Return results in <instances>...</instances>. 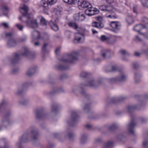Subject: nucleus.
I'll return each instance as SVG.
<instances>
[{
  "label": "nucleus",
  "instance_id": "obj_1",
  "mask_svg": "<svg viewBox=\"0 0 148 148\" xmlns=\"http://www.w3.org/2000/svg\"><path fill=\"white\" fill-rule=\"evenodd\" d=\"M29 10L28 7L23 4L20 9V11L23 14V16L19 18V19L22 20L23 22H25L26 24L29 27L36 28L38 27V24L36 19H34L32 14H28Z\"/></svg>",
  "mask_w": 148,
  "mask_h": 148
},
{
  "label": "nucleus",
  "instance_id": "obj_2",
  "mask_svg": "<svg viewBox=\"0 0 148 148\" xmlns=\"http://www.w3.org/2000/svg\"><path fill=\"white\" fill-rule=\"evenodd\" d=\"M38 136L37 129L33 128L31 129V132L29 133H25L19 139L18 141L16 144L18 148H23L22 144L27 142L29 139L31 138L34 140H36Z\"/></svg>",
  "mask_w": 148,
  "mask_h": 148
},
{
  "label": "nucleus",
  "instance_id": "obj_3",
  "mask_svg": "<svg viewBox=\"0 0 148 148\" xmlns=\"http://www.w3.org/2000/svg\"><path fill=\"white\" fill-rule=\"evenodd\" d=\"M78 5L82 8H87L85 11V14L88 16H92L98 14L99 11L96 8L92 7L91 4L86 1H78Z\"/></svg>",
  "mask_w": 148,
  "mask_h": 148
},
{
  "label": "nucleus",
  "instance_id": "obj_4",
  "mask_svg": "<svg viewBox=\"0 0 148 148\" xmlns=\"http://www.w3.org/2000/svg\"><path fill=\"white\" fill-rule=\"evenodd\" d=\"M32 56L29 49L28 47H25L22 49V52L21 53H14L13 58L10 60L11 63L13 64L17 62L22 56L31 58Z\"/></svg>",
  "mask_w": 148,
  "mask_h": 148
},
{
  "label": "nucleus",
  "instance_id": "obj_5",
  "mask_svg": "<svg viewBox=\"0 0 148 148\" xmlns=\"http://www.w3.org/2000/svg\"><path fill=\"white\" fill-rule=\"evenodd\" d=\"M79 56V54L77 52L73 51L70 54L67 55V59H64L62 58L61 60L60 61L62 62L65 63L68 62L72 63L74 60L78 59Z\"/></svg>",
  "mask_w": 148,
  "mask_h": 148
},
{
  "label": "nucleus",
  "instance_id": "obj_6",
  "mask_svg": "<svg viewBox=\"0 0 148 148\" xmlns=\"http://www.w3.org/2000/svg\"><path fill=\"white\" fill-rule=\"evenodd\" d=\"M127 76L124 73H122L118 76L110 78L108 81L110 83L115 82H123L127 79Z\"/></svg>",
  "mask_w": 148,
  "mask_h": 148
},
{
  "label": "nucleus",
  "instance_id": "obj_7",
  "mask_svg": "<svg viewBox=\"0 0 148 148\" xmlns=\"http://www.w3.org/2000/svg\"><path fill=\"white\" fill-rule=\"evenodd\" d=\"M145 28H146L145 25L140 24L135 25L134 27V29L135 31L138 32L139 34H141L142 36H145L146 33H142L141 32V30L142 29Z\"/></svg>",
  "mask_w": 148,
  "mask_h": 148
},
{
  "label": "nucleus",
  "instance_id": "obj_8",
  "mask_svg": "<svg viewBox=\"0 0 148 148\" xmlns=\"http://www.w3.org/2000/svg\"><path fill=\"white\" fill-rule=\"evenodd\" d=\"M78 120V117L75 112L72 113L71 115V122L68 124L71 126H74Z\"/></svg>",
  "mask_w": 148,
  "mask_h": 148
},
{
  "label": "nucleus",
  "instance_id": "obj_9",
  "mask_svg": "<svg viewBox=\"0 0 148 148\" xmlns=\"http://www.w3.org/2000/svg\"><path fill=\"white\" fill-rule=\"evenodd\" d=\"M106 8L103 9V10H104L106 11H108L109 12L106 14L105 16L107 18H109L112 19H115L117 18V16L114 12L109 8V7L106 5H104Z\"/></svg>",
  "mask_w": 148,
  "mask_h": 148
},
{
  "label": "nucleus",
  "instance_id": "obj_10",
  "mask_svg": "<svg viewBox=\"0 0 148 148\" xmlns=\"http://www.w3.org/2000/svg\"><path fill=\"white\" fill-rule=\"evenodd\" d=\"M110 26L114 29L113 30V31L115 33H117L118 31L121 29V24L119 22L117 21L111 22L110 23Z\"/></svg>",
  "mask_w": 148,
  "mask_h": 148
},
{
  "label": "nucleus",
  "instance_id": "obj_11",
  "mask_svg": "<svg viewBox=\"0 0 148 148\" xmlns=\"http://www.w3.org/2000/svg\"><path fill=\"white\" fill-rule=\"evenodd\" d=\"M5 40L7 41V45L11 47L15 46L17 44V42L14 38H6Z\"/></svg>",
  "mask_w": 148,
  "mask_h": 148
},
{
  "label": "nucleus",
  "instance_id": "obj_12",
  "mask_svg": "<svg viewBox=\"0 0 148 148\" xmlns=\"http://www.w3.org/2000/svg\"><path fill=\"white\" fill-rule=\"evenodd\" d=\"M119 53L123 56L122 59L123 60L126 61L129 60V57L130 54L127 51L124 49H121L119 51Z\"/></svg>",
  "mask_w": 148,
  "mask_h": 148
},
{
  "label": "nucleus",
  "instance_id": "obj_13",
  "mask_svg": "<svg viewBox=\"0 0 148 148\" xmlns=\"http://www.w3.org/2000/svg\"><path fill=\"white\" fill-rule=\"evenodd\" d=\"M0 9L1 10H0V16H1L2 14L7 15L9 10L8 8L4 4H3L1 5Z\"/></svg>",
  "mask_w": 148,
  "mask_h": 148
},
{
  "label": "nucleus",
  "instance_id": "obj_14",
  "mask_svg": "<svg viewBox=\"0 0 148 148\" xmlns=\"http://www.w3.org/2000/svg\"><path fill=\"white\" fill-rule=\"evenodd\" d=\"M87 83L85 84L86 86L96 87L101 83V81L97 82L93 79H91L89 80Z\"/></svg>",
  "mask_w": 148,
  "mask_h": 148
},
{
  "label": "nucleus",
  "instance_id": "obj_15",
  "mask_svg": "<svg viewBox=\"0 0 148 148\" xmlns=\"http://www.w3.org/2000/svg\"><path fill=\"white\" fill-rule=\"evenodd\" d=\"M38 71L37 68L36 66H34L28 69L26 74L28 76H31L34 75Z\"/></svg>",
  "mask_w": 148,
  "mask_h": 148
},
{
  "label": "nucleus",
  "instance_id": "obj_16",
  "mask_svg": "<svg viewBox=\"0 0 148 148\" xmlns=\"http://www.w3.org/2000/svg\"><path fill=\"white\" fill-rule=\"evenodd\" d=\"M135 121L134 120H132L130 123L128 125V130L130 133L134 134V127L135 126Z\"/></svg>",
  "mask_w": 148,
  "mask_h": 148
},
{
  "label": "nucleus",
  "instance_id": "obj_17",
  "mask_svg": "<svg viewBox=\"0 0 148 148\" xmlns=\"http://www.w3.org/2000/svg\"><path fill=\"white\" fill-rule=\"evenodd\" d=\"M100 40L102 41L107 43H113L115 41V38H99Z\"/></svg>",
  "mask_w": 148,
  "mask_h": 148
},
{
  "label": "nucleus",
  "instance_id": "obj_18",
  "mask_svg": "<svg viewBox=\"0 0 148 148\" xmlns=\"http://www.w3.org/2000/svg\"><path fill=\"white\" fill-rule=\"evenodd\" d=\"M85 16L84 14L82 12H79L75 16V19L76 20L79 21H82L84 20Z\"/></svg>",
  "mask_w": 148,
  "mask_h": 148
},
{
  "label": "nucleus",
  "instance_id": "obj_19",
  "mask_svg": "<svg viewBox=\"0 0 148 148\" xmlns=\"http://www.w3.org/2000/svg\"><path fill=\"white\" fill-rule=\"evenodd\" d=\"M49 24L53 30L55 31H57L58 30L59 28L58 25L53 21H49Z\"/></svg>",
  "mask_w": 148,
  "mask_h": 148
},
{
  "label": "nucleus",
  "instance_id": "obj_20",
  "mask_svg": "<svg viewBox=\"0 0 148 148\" xmlns=\"http://www.w3.org/2000/svg\"><path fill=\"white\" fill-rule=\"evenodd\" d=\"M67 25L70 27L76 30H77L79 28L78 25L74 21H72L68 23Z\"/></svg>",
  "mask_w": 148,
  "mask_h": 148
},
{
  "label": "nucleus",
  "instance_id": "obj_21",
  "mask_svg": "<svg viewBox=\"0 0 148 148\" xmlns=\"http://www.w3.org/2000/svg\"><path fill=\"white\" fill-rule=\"evenodd\" d=\"M93 27L98 29H101L103 27L104 25L102 23H99L97 21H94L92 23Z\"/></svg>",
  "mask_w": 148,
  "mask_h": 148
},
{
  "label": "nucleus",
  "instance_id": "obj_22",
  "mask_svg": "<svg viewBox=\"0 0 148 148\" xmlns=\"http://www.w3.org/2000/svg\"><path fill=\"white\" fill-rule=\"evenodd\" d=\"M88 139L87 135L85 134H82L80 138V143L82 144L86 142Z\"/></svg>",
  "mask_w": 148,
  "mask_h": 148
},
{
  "label": "nucleus",
  "instance_id": "obj_23",
  "mask_svg": "<svg viewBox=\"0 0 148 148\" xmlns=\"http://www.w3.org/2000/svg\"><path fill=\"white\" fill-rule=\"evenodd\" d=\"M127 108L128 112H130L134 110L138 109V108L137 105H132L128 106Z\"/></svg>",
  "mask_w": 148,
  "mask_h": 148
},
{
  "label": "nucleus",
  "instance_id": "obj_24",
  "mask_svg": "<svg viewBox=\"0 0 148 148\" xmlns=\"http://www.w3.org/2000/svg\"><path fill=\"white\" fill-rule=\"evenodd\" d=\"M103 57L105 58L106 56H109L110 52L109 51L106 49H103L101 52Z\"/></svg>",
  "mask_w": 148,
  "mask_h": 148
},
{
  "label": "nucleus",
  "instance_id": "obj_25",
  "mask_svg": "<svg viewBox=\"0 0 148 148\" xmlns=\"http://www.w3.org/2000/svg\"><path fill=\"white\" fill-rule=\"evenodd\" d=\"M84 40V38H75L73 40V42L75 43H82Z\"/></svg>",
  "mask_w": 148,
  "mask_h": 148
},
{
  "label": "nucleus",
  "instance_id": "obj_26",
  "mask_svg": "<svg viewBox=\"0 0 148 148\" xmlns=\"http://www.w3.org/2000/svg\"><path fill=\"white\" fill-rule=\"evenodd\" d=\"M126 21L128 24H131L134 22V19L132 16L129 15L127 16L126 18Z\"/></svg>",
  "mask_w": 148,
  "mask_h": 148
},
{
  "label": "nucleus",
  "instance_id": "obj_27",
  "mask_svg": "<svg viewBox=\"0 0 148 148\" xmlns=\"http://www.w3.org/2000/svg\"><path fill=\"white\" fill-rule=\"evenodd\" d=\"M36 116L38 119H42L43 116V114L42 111L38 110L36 112Z\"/></svg>",
  "mask_w": 148,
  "mask_h": 148
},
{
  "label": "nucleus",
  "instance_id": "obj_28",
  "mask_svg": "<svg viewBox=\"0 0 148 148\" xmlns=\"http://www.w3.org/2000/svg\"><path fill=\"white\" fill-rule=\"evenodd\" d=\"M113 142L112 141H109L105 144L103 148H110L113 145Z\"/></svg>",
  "mask_w": 148,
  "mask_h": 148
},
{
  "label": "nucleus",
  "instance_id": "obj_29",
  "mask_svg": "<svg viewBox=\"0 0 148 148\" xmlns=\"http://www.w3.org/2000/svg\"><path fill=\"white\" fill-rule=\"evenodd\" d=\"M55 67L56 69L60 70H66L67 69L66 67L62 66L60 64H59L56 65Z\"/></svg>",
  "mask_w": 148,
  "mask_h": 148
},
{
  "label": "nucleus",
  "instance_id": "obj_30",
  "mask_svg": "<svg viewBox=\"0 0 148 148\" xmlns=\"http://www.w3.org/2000/svg\"><path fill=\"white\" fill-rule=\"evenodd\" d=\"M41 38H33L32 39V42H34V45L36 46H38L39 43L38 42H35L36 40H38L40 39Z\"/></svg>",
  "mask_w": 148,
  "mask_h": 148
},
{
  "label": "nucleus",
  "instance_id": "obj_31",
  "mask_svg": "<svg viewBox=\"0 0 148 148\" xmlns=\"http://www.w3.org/2000/svg\"><path fill=\"white\" fill-rule=\"evenodd\" d=\"M140 76L141 75L138 73H134V79L135 82L136 83H138L139 82V79L138 81L137 80V79L138 78L139 79Z\"/></svg>",
  "mask_w": 148,
  "mask_h": 148
},
{
  "label": "nucleus",
  "instance_id": "obj_32",
  "mask_svg": "<svg viewBox=\"0 0 148 148\" xmlns=\"http://www.w3.org/2000/svg\"><path fill=\"white\" fill-rule=\"evenodd\" d=\"M89 74L86 72L83 71L80 74V76L82 78H85Z\"/></svg>",
  "mask_w": 148,
  "mask_h": 148
},
{
  "label": "nucleus",
  "instance_id": "obj_33",
  "mask_svg": "<svg viewBox=\"0 0 148 148\" xmlns=\"http://www.w3.org/2000/svg\"><path fill=\"white\" fill-rule=\"evenodd\" d=\"M41 5L42 6L45 8H46L48 7V5H49V3H48V2H46L44 0L42 1L41 2Z\"/></svg>",
  "mask_w": 148,
  "mask_h": 148
},
{
  "label": "nucleus",
  "instance_id": "obj_34",
  "mask_svg": "<svg viewBox=\"0 0 148 148\" xmlns=\"http://www.w3.org/2000/svg\"><path fill=\"white\" fill-rule=\"evenodd\" d=\"M57 106L56 105H54L51 107V111L52 112L56 113L58 111Z\"/></svg>",
  "mask_w": 148,
  "mask_h": 148
},
{
  "label": "nucleus",
  "instance_id": "obj_35",
  "mask_svg": "<svg viewBox=\"0 0 148 148\" xmlns=\"http://www.w3.org/2000/svg\"><path fill=\"white\" fill-rule=\"evenodd\" d=\"M141 3L143 6L148 8V0H142Z\"/></svg>",
  "mask_w": 148,
  "mask_h": 148
},
{
  "label": "nucleus",
  "instance_id": "obj_36",
  "mask_svg": "<svg viewBox=\"0 0 148 148\" xmlns=\"http://www.w3.org/2000/svg\"><path fill=\"white\" fill-rule=\"evenodd\" d=\"M40 22L41 25H47V21L43 17H42L40 19Z\"/></svg>",
  "mask_w": 148,
  "mask_h": 148
},
{
  "label": "nucleus",
  "instance_id": "obj_37",
  "mask_svg": "<svg viewBox=\"0 0 148 148\" xmlns=\"http://www.w3.org/2000/svg\"><path fill=\"white\" fill-rule=\"evenodd\" d=\"M32 34H33V36H35V37H40V32L38 31H34Z\"/></svg>",
  "mask_w": 148,
  "mask_h": 148
},
{
  "label": "nucleus",
  "instance_id": "obj_38",
  "mask_svg": "<svg viewBox=\"0 0 148 148\" xmlns=\"http://www.w3.org/2000/svg\"><path fill=\"white\" fill-rule=\"evenodd\" d=\"M117 127L116 124H113L109 127V129L110 130H113L115 129Z\"/></svg>",
  "mask_w": 148,
  "mask_h": 148
},
{
  "label": "nucleus",
  "instance_id": "obj_39",
  "mask_svg": "<svg viewBox=\"0 0 148 148\" xmlns=\"http://www.w3.org/2000/svg\"><path fill=\"white\" fill-rule=\"evenodd\" d=\"M16 26L18 28V29L20 31L22 30L24 27V26L22 24L20 23L16 24Z\"/></svg>",
  "mask_w": 148,
  "mask_h": 148
},
{
  "label": "nucleus",
  "instance_id": "obj_40",
  "mask_svg": "<svg viewBox=\"0 0 148 148\" xmlns=\"http://www.w3.org/2000/svg\"><path fill=\"white\" fill-rule=\"evenodd\" d=\"M7 102L5 100H3L0 103V110L6 104Z\"/></svg>",
  "mask_w": 148,
  "mask_h": 148
},
{
  "label": "nucleus",
  "instance_id": "obj_41",
  "mask_svg": "<svg viewBox=\"0 0 148 148\" xmlns=\"http://www.w3.org/2000/svg\"><path fill=\"white\" fill-rule=\"evenodd\" d=\"M47 45L46 43H44V44L42 49V51L43 52L45 53L47 51Z\"/></svg>",
  "mask_w": 148,
  "mask_h": 148
},
{
  "label": "nucleus",
  "instance_id": "obj_42",
  "mask_svg": "<svg viewBox=\"0 0 148 148\" xmlns=\"http://www.w3.org/2000/svg\"><path fill=\"white\" fill-rule=\"evenodd\" d=\"M96 19L97 21L99 23H102L103 19L100 16H97L96 17Z\"/></svg>",
  "mask_w": 148,
  "mask_h": 148
},
{
  "label": "nucleus",
  "instance_id": "obj_43",
  "mask_svg": "<svg viewBox=\"0 0 148 148\" xmlns=\"http://www.w3.org/2000/svg\"><path fill=\"white\" fill-rule=\"evenodd\" d=\"M57 0H47L48 3L50 5H52L55 4L57 1Z\"/></svg>",
  "mask_w": 148,
  "mask_h": 148
},
{
  "label": "nucleus",
  "instance_id": "obj_44",
  "mask_svg": "<svg viewBox=\"0 0 148 148\" xmlns=\"http://www.w3.org/2000/svg\"><path fill=\"white\" fill-rule=\"evenodd\" d=\"M67 3L70 5H73L77 2V0H69Z\"/></svg>",
  "mask_w": 148,
  "mask_h": 148
},
{
  "label": "nucleus",
  "instance_id": "obj_45",
  "mask_svg": "<svg viewBox=\"0 0 148 148\" xmlns=\"http://www.w3.org/2000/svg\"><path fill=\"white\" fill-rule=\"evenodd\" d=\"M90 108V105L89 104H87L85 105L84 107L83 108V110L86 112L88 111L89 109Z\"/></svg>",
  "mask_w": 148,
  "mask_h": 148
},
{
  "label": "nucleus",
  "instance_id": "obj_46",
  "mask_svg": "<svg viewBox=\"0 0 148 148\" xmlns=\"http://www.w3.org/2000/svg\"><path fill=\"white\" fill-rule=\"evenodd\" d=\"M63 92V90L62 88H59L57 89V90L54 91L53 92V93L55 94L56 93H59L60 92Z\"/></svg>",
  "mask_w": 148,
  "mask_h": 148
},
{
  "label": "nucleus",
  "instance_id": "obj_47",
  "mask_svg": "<svg viewBox=\"0 0 148 148\" xmlns=\"http://www.w3.org/2000/svg\"><path fill=\"white\" fill-rule=\"evenodd\" d=\"M61 49L60 47H59L57 48L55 50V53L56 55H57L60 52Z\"/></svg>",
  "mask_w": 148,
  "mask_h": 148
},
{
  "label": "nucleus",
  "instance_id": "obj_48",
  "mask_svg": "<svg viewBox=\"0 0 148 148\" xmlns=\"http://www.w3.org/2000/svg\"><path fill=\"white\" fill-rule=\"evenodd\" d=\"M14 33L12 32H9L7 33L5 35L6 36L11 37L13 36Z\"/></svg>",
  "mask_w": 148,
  "mask_h": 148
},
{
  "label": "nucleus",
  "instance_id": "obj_49",
  "mask_svg": "<svg viewBox=\"0 0 148 148\" xmlns=\"http://www.w3.org/2000/svg\"><path fill=\"white\" fill-rule=\"evenodd\" d=\"M134 40L136 42H142L143 40L142 38H135Z\"/></svg>",
  "mask_w": 148,
  "mask_h": 148
},
{
  "label": "nucleus",
  "instance_id": "obj_50",
  "mask_svg": "<svg viewBox=\"0 0 148 148\" xmlns=\"http://www.w3.org/2000/svg\"><path fill=\"white\" fill-rule=\"evenodd\" d=\"M142 21L145 24H148V18H143L142 19Z\"/></svg>",
  "mask_w": 148,
  "mask_h": 148
},
{
  "label": "nucleus",
  "instance_id": "obj_51",
  "mask_svg": "<svg viewBox=\"0 0 148 148\" xmlns=\"http://www.w3.org/2000/svg\"><path fill=\"white\" fill-rule=\"evenodd\" d=\"M80 88L79 87H76L73 88L72 90L73 92L75 93H76L77 91H78V89Z\"/></svg>",
  "mask_w": 148,
  "mask_h": 148
},
{
  "label": "nucleus",
  "instance_id": "obj_52",
  "mask_svg": "<svg viewBox=\"0 0 148 148\" xmlns=\"http://www.w3.org/2000/svg\"><path fill=\"white\" fill-rule=\"evenodd\" d=\"M112 70L110 71L109 72L114 71L116 70L117 69V66L116 65H114L112 66Z\"/></svg>",
  "mask_w": 148,
  "mask_h": 148
},
{
  "label": "nucleus",
  "instance_id": "obj_53",
  "mask_svg": "<svg viewBox=\"0 0 148 148\" xmlns=\"http://www.w3.org/2000/svg\"><path fill=\"white\" fill-rule=\"evenodd\" d=\"M133 65L134 68H136L139 65L137 62H135L133 64Z\"/></svg>",
  "mask_w": 148,
  "mask_h": 148
},
{
  "label": "nucleus",
  "instance_id": "obj_54",
  "mask_svg": "<svg viewBox=\"0 0 148 148\" xmlns=\"http://www.w3.org/2000/svg\"><path fill=\"white\" fill-rule=\"evenodd\" d=\"M1 25L5 28H8V25L7 23H2Z\"/></svg>",
  "mask_w": 148,
  "mask_h": 148
},
{
  "label": "nucleus",
  "instance_id": "obj_55",
  "mask_svg": "<svg viewBox=\"0 0 148 148\" xmlns=\"http://www.w3.org/2000/svg\"><path fill=\"white\" fill-rule=\"evenodd\" d=\"M143 145L144 147H146L148 145V141L144 140L143 142Z\"/></svg>",
  "mask_w": 148,
  "mask_h": 148
},
{
  "label": "nucleus",
  "instance_id": "obj_56",
  "mask_svg": "<svg viewBox=\"0 0 148 148\" xmlns=\"http://www.w3.org/2000/svg\"><path fill=\"white\" fill-rule=\"evenodd\" d=\"M133 11L134 12L137 13V11L136 6H134L133 8Z\"/></svg>",
  "mask_w": 148,
  "mask_h": 148
},
{
  "label": "nucleus",
  "instance_id": "obj_57",
  "mask_svg": "<svg viewBox=\"0 0 148 148\" xmlns=\"http://www.w3.org/2000/svg\"><path fill=\"white\" fill-rule=\"evenodd\" d=\"M18 71V69H14L12 70V72L13 74H14L15 73H16Z\"/></svg>",
  "mask_w": 148,
  "mask_h": 148
},
{
  "label": "nucleus",
  "instance_id": "obj_58",
  "mask_svg": "<svg viewBox=\"0 0 148 148\" xmlns=\"http://www.w3.org/2000/svg\"><path fill=\"white\" fill-rule=\"evenodd\" d=\"M74 135L71 133H69L68 134V137L69 138H71L73 137V136Z\"/></svg>",
  "mask_w": 148,
  "mask_h": 148
},
{
  "label": "nucleus",
  "instance_id": "obj_59",
  "mask_svg": "<svg viewBox=\"0 0 148 148\" xmlns=\"http://www.w3.org/2000/svg\"><path fill=\"white\" fill-rule=\"evenodd\" d=\"M23 100V101H22L20 102V103L22 104H25V102L27 101V100L25 99H22Z\"/></svg>",
  "mask_w": 148,
  "mask_h": 148
},
{
  "label": "nucleus",
  "instance_id": "obj_60",
  "mask_svg": "<svg viewBox=\"0 0 148 148\" xmlns=\"http://www.w3.org/2000/svg\"><path fill=\"white\" fill-rule=\"evenodd\" d=\"M86 127L88 129H90L91 127V125L90 124H87L86 126Z\"/></svg>",
  "mask_w": 148,
  "mask_h": 148
},
{
  "label": "nucleus",
  "instance_id": "obj_61",
  "mask_svg": "<svg viewBox=\"0 0 148 148\" xmlns=\"http://www.w3.org/2000/svg\"><path fill=\"white\" fill-rule=\"evenodd\" d=\"M135 55L136 56H139L140 55V54L139 52H136L135 53Z\"/></svg>",
  "mask_w": 148,
  "mask_h": 148
},
{
  "label": "nucleus",
  "instance_id": "obj_62",
  "mask_svg": "<svg viewBox=\"0 0 148 148\" xmlns=\"http://www.w3.org/2000/svg\"><path fill=\"white\" fill-rule=\"evenodd\" d=\"M78 33L79 34H80L81 36H87V35H85V32H84V33Z\"/></svg>",
  "mask_w": 148,
  "mask_h": 148
},
{
  "label": "nucleus",
  "instance_id": "obj_63",
  "mask_svg": "<svg viewBox=\"0 0 148 148\" xmlns=\"http://www.w3.org/2000/svg\"><path fill=\"white\" fill-rule=\"evenodd\" d=\"M92 31L93 34H95L96 33H98V32L97 31L95 30L94 29H92Z\"/></svg>",
  "mask_w": 148,
  "mask_h": 148
},
{
  "label": "nucleus",
  "instance_id": "obj_64",
  "mask_svg": "<svg viewBox=\"0 0 148 148\" xmlns=\"http://www.w3.org/2000/svg\"><path fill=\"white\" fill-rule=\"evenodd\" d=\"M3 123L5 124H9V121H5Z\"/></svg>",
  "mask_w": 148,
  "mask_h": 148
}]
</instances>
